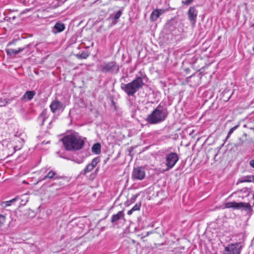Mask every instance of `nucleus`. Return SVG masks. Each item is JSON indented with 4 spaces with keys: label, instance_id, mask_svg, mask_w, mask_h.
Wrapping results in <instances>:
<instances>
[{
    "label": "nucleus",
    "instance_id": "f257e3e1",
    "mask_svg": "<svg viewBox=\"0 0 254 254\" xmlns=\"http://www.w3.org/2000/svg\"><path fill=\"white\" fill-rule=\"evenodd\" d=\"M62 140L65 149L67 151L80 150L84 144V140L77 132L64 136Z\"/></svg>",
    "mask_w": 254,
    "mask_h": 254
},
{
    "label": "nucleus",
    "instance_id": "f03ea898",
    "mask_svg": "<svg viewBox=\"0 0 254 254\" xmlns=\"http://www.w3.org/2000/svg\"><path fill=\"white\" fill-rule=\"evenodd\" d=\"M140 76H137L131 82L127 83H122L121 87L128 96H133L134 94L140 89L144 83L143 82V78L142 73L140 72Z\"/></svg>",
    "mask_w": 254,
    "mask_h": 254
},
{
    "label": "nucleus",
    "instance_id": "7ed1b4c3",
    "mask_svg": "<svg viewBox=\"0 0 254 254\" xmlns=\"http://www.w3.org/2000/svg\"><path fill=\"white\" fill-rule=\"evenodd\" d=\"M168 112L166 109L158 106L146 118V121L150 124H156L164 121L167 118Z\"/></svg>",
    "mask_w": 254,
    "mask_h": 254
},
{
    "label": "nucleus",
    "instance_id": "20e7f679",
    "mask_svg": "<svg viewBox=\"0 0 254 254\" xmlns=\"http://www.w3.org/2000/svg\"><path fill=\"white\" fill-rule=\"evenodd\" d=\"M179 160V157L176 153L171 152L165 156V164L167 166L164 171H168L172 169Z\"/></svg>",
    "mask_w": 254,
    "mask_h": 254
},
{
    "label": "nucleus",
    "instance_id": "39448f33",
    "mask_svg": "<svg viewBox=\"0 0 254 254\" xmlns=\"http://www.w3.org/2000/svg\"><path fill=\"white\" fill-rule=\"evenodd\" d=\"M242 247L240 243L229 244L225 247L224 254H240Z\"/></svg>",
    "mask_w": 254,
    "mask_h": 254
},
{
    "label": "nucleus",
    "instance_id": "423d86ee",
    "mask_svg": "<svg viewBox=\"0 0 254 254\" xmlns=\"http://www.w3.org/2000/svg\"><path fill=\"white\" fill-rule=\"evenodd\" d=\"M226 208H233L235 209L244 208L246 210H251L252 207L249 203L243 202H236L235 201L227 202L225 204Z\"/></svg>",
    "mask_w": 254,
    "mask_h": 254
},
{
    "label": "nucleus",
    "instance_id": "0eeeda50",
    "mask_svg": "<svg viewBox=\"0 0 254 254\" xmlns=\"http://www.w3.org/2000/svg\"><path fill=\"white\" fill-rule=\"evenodd\" d=\"M116 67H117L116 72H117L119 71V67L116 66L115 62H112L108 63H104L100 66V70L103 72H113Z\"/></svg>",
    "mask_w": 254,
    "mask_h": 254
},
{
    "label": "nucleus",
    "instance_id": "6e6552de",
    "mask_svg": "<svg viewBox=\"0 0 254 254\" xmlns=\"http://www.w3.org/2000/svg\"><path fill=\"white\" fill-rule=\"evenodd\" d=\"M144 169L142 167L134 168L132 173V178L134 180H141L145 177Z\"/></svg>",
    "mask_w": 254,
    "mask_h": 254
},
{
    "label": "nucleus",
    "instance_id": "1a4fd4ad",
    "mask_svg": "<svg viewBox=\"0 0 254 254\" xmlns=\"http://www.w3.org/2000/svg\"><path fill=\"white\" fill-rule=\"evenodd\" d=\"M197 15V10L196 8L194 6L190 7L188 12V16L192 25H194L196 23Z\"/></svg>",
    "mask_w": 254,
    "mask_h": 254
},
{
    "label": "nucleus",
    "instance_id": "9d476101",
    "mask_svg": "<svg viewBox=\"0 0 254 254\" xmlns=\"http://www.w3.org/2000/svg\"><path fill=\"white\" fill-rule=\"evenodd\" d=\"M99 162V159L98 157L94 158L91 162L88 164L85 169L81 172V174L85 175L87 173L91 172L96 167L97 164Z\"/></svg>",
    "mask_w": 254,
    "mask_h": 254
},
{
    "label": "nucleus",
    "instance_id": "9b49d317",
    "mask_svg": "<svg viewBox=\"0 0 254 254\" xmlns=\"http://www.w3.org/2000/svg\"><path fill=\"white\" fill-rule=\"evenodd\" d=\"M50 107L53 113H56L58 111L63 110L64 108L63 104L58 100H54L51 103Z\"/></svg>",
    "mask_w": 254,
    "mask_h": 254
},
{
    "label": "nucleus",
    "instance_id": "f8f14e48",
    "mask_svg": "<svg viewBox=\"0 0 254 254\" xmlns=\"http://www.w3.org/2000/svg\"><path fill=\"white\" fill-rule=\"evenodd\" d=\"M15 202L18 201L20 206L25 205L29 200L28 195L26 193L15 197Z\"/></svg>",
    "mask_w": 254,
    "mask_h": 254
},
{
    "label": "nucleus",
    "instance_id": "ddd939ff",
    "mask_svg": "<svg viewBox=\"0 0 254 254\" xmlns=\"http://www.w3.org/2000/svg\"><path fill=\"white\" fill-rule=\"evenodd\" d=\"M123 218H124V213L123 211H120L117 214L112 215L111 222L114 223Z\"/></svg>",
    "mask_w": 254,
    "mask_h": 254
},
{
    "label": "nucleus",
    "instance_id": "4468645a",
    "mask_svg": "<svg viewBox=\"0 0 254 254\" xmlns=\"http://www.w3.org/2000/svg\"><path fill=\"white\" fill-rule=\"evenodd\" d=\"M36 95L34 91H27L21 98L22 100L27 99L28 101L32 100Z\"/></svg>",
    "mask_w": 254,
    "mask_h": 254
},
{
    "label": "nucleus",
    "instance_id": "2eb2a0df",
    "mask_svg": "<svg viewBox=\"0 0 254 254\" xmlns=\"http://www.w3.org/2000/svg\"><path fill=\"white\" fill-rule=\"evenodd\" d=\"M29 46V45H27L25 47L23 48H19L17 50H14L12 49H8L6 50V53L7 55H11L12 54L13 55H16L18 54L19 53L23 51L26 48L28 47Z\"/></svg>",
    "mask_w": 254,
    "mask_h": 254
},
{
    "label": "nucleus",
    "instance_id": "dca6fc26",
    "mask_svg": "<svg viewBox=\"0 0 254 254\" xmlns=\"http://www.w3.org/2000/svg\"><path fill=\"white\" fill-rule=\"evenodd\" d=\"M47 178L58 179L59 178L58 177L56 172L50 171L43 178V180H46Z\"/></svg>",
    "mask_w": 254,
    "mask_h": 254
},
{
    "label": "nucleus",
    "instance_id": "f3484780",
    "mask_svg": "<svg viewBox=\"0 0 254 254\" xmlns=\"http://www.w3.org/2000/svg\"><path fill=\"white\" fill-rule=\"evenodd\" d=\"M54 29L56 30V31H54L55 33L58 32H61L64 31L65 29V26L63 23H57L54 27Z\"/></svg>",
    "mask_w": 254,
    "mask_h": 254
},
{
    "label": "nucleus",
    "instance_id": "a211bd4d",
    "mask_svg": "<svg viewBox=\"0 0 254 254\" xmlns=\"http://www.w3.org/2000/svg\"><path fill=\"white\" fill-rule=\"evenodd\" d=\"M92 151L96 154H99L101 152V145L99 143L93 145L92 147Z\"/></svg>",
    "mask_w": 254,
    "mask_h": 254
},
{
    "label": "nucleus",
    "instance_id": "6ab92c4d",
    "mask_svg": "<svg viewBox=\"0 0 254 254\" xmlns=\"http://www.w3.org/2000/svg\"><path fill=\"white\" fill-rule=\"evenodd\" d=\"M158 13L157 10H153L151 14L150 19L152 21H156L160 16Z\"/></svg>",
    "mask_w": 254,
    "mask_h": 254
},
{
    "label": "nucleus",
    "instance_id": "aec40b11",
    "mask_svg": "<svg viewBox=\"0 0 254 254\" xmlns=\"http://www.w3.org/2000/svg\"><path fill=\"white\" fill-rule=\"evenodd\" d=\"M15 202V198H14L13 199H12L10 200L2 202L1 203V206L3 207H6L7 206L11 205L12 203H13Z\"/></svg>",
    "mask_w": 254,
    "mask_h": 254
},
{
    "label": "nucleus",
    "instance_id": "412c9836",
    "mask_svg": "<svg viewBox=\"0 0 254 254\" xmlns=\"http://www.w3.org/2000/svg\"><path fill=\"white\" fill-rule=\"evenodd\" d=\"M240 126V125L239 124H238L237 125H236L235 126H234V127H232L229 131L228 133V134H227V136L226 137V139H227L230 136V135H231V134L233 133V132L236 130Z\"/></svg>",
    "mask_w": 254,
    "mask_h": 254
},
{
    "label": "nucleus",
    "instance_id": "4be33fe9",
    "mask_svg": "<svg viewBox=\"0 0 254 254\" xmlns=\"http://www.w3.org/2000/svg\"><path fill=\"white\" fill-rule=\"evenodd\" d=\"M122 11L121 10H119L114 15V17H113V19L116 21L117 20H118L120 17V16H121L122 15Z\"/></svg>",
    "mask_w": 254,
    "mask_h": 254
},
{
    "label": "nucleus",
    "instance_id": "5701e85b",
    "mask_svg": "<svg viewBox=\"0 0 254 254\" xmlns=\"http://www.w3.org/2000/svg\"><path fill=\"white\" fill-rule=\"evenodd\" d=\"M141 202L136 203L134 206L132 208V210L136 211L140 210L141 207Z\"/></svg>",
    "mask_w": 254,
    "mask_h": 254
},
{
    "label": "nucleus",
    "instance_id": "b1692460",
    "mask_svg": "<svg viewBox=\"0 0 254 254\" xmlns=\"http://www.w3.org/2000/svg\"><path fill=\"white\" fill-rule=\"evenodd\" d=\"M245 140L241 137L239 138L238 139V141L236 143V146H241L245 143Z\"/></svg>",
    "mask_w": 254,
    "mask_h": 254
},
{
    "label": "nucleus",
    "instance_id": "393cba45",
    "mask_svg": "<svg viewBox=\"0 0 254 254\" xmlns=\"http://www.w3.org/2000/svg\"><path fill=\"white\" fill-rule=\"evenodd\" d=\"M5 221V217L2 215H0V227H1L4 224Z\"/></svg>",
    "mask_w": 254,
    "mask_h": 254
},
{
    "label": "nucleus",
    "instance_id": "a878e982",
    "mask_svg": "<svg viewBox=\"0 0 254 254\" xmlns=\"http://www.w3.org/2000/svg\"><path fill=\"white\" fill-rule=\"evenodd\" d=\"M7 103L6 99H0V107L5 106Z\"/></svg>",
    "mask_w": 254,
    "mask_h": 254
},
{
    "label": "nucleus",
    "instance_id": "bb28decb",
    "mask_svg": "<svg viewBox=\"0 0 254 254\" xmlns=\"http://www.w3.org/2000/svg\"><path fill=\"white\" fill-rule=\"evenodd\" d=\"M39 121H41L42 122V125L43 124L44 120H45V116L43 114H41L40 116L38 118Z\"/></svg>",
    "mask_w": 254,
    "mask_h": 254
},
{
    "label": "nucleus",
    "instance_id": "cd10ccee",
    "mask_svg": "<svg viewBox=\"0 0 254 254\" xmlns=\"http://www.w3.org/2000/svg\"><path fill=\"white\" fill-rule=\"evenodd\" d=\"M193 1V0H186L185 1H183V3L185 4V5H190L192 1Z\"/></svg>",
    "mask_w": 254,
    "mask_h": 254
},
{
    "label": "nucleus",
    "instance_id": "c85d7f7f",
    "mask_svg": "<svg viewBox=\"0 0 254 254\" xmlns=\"http://www.w3.org/2000/svg\"><path fill=\"white\" fill-rule=\"evenodd\" d=\"M88 55L85 53H82L80 56L79 58L81 59H86L88 57Z\"/></svg>",
    "mask_w": 254,
    "mask_h": 254
},
{
    "label": "nucleus",
    "instance_id": "c756f323",
    "mask_svg": "<svg viewBox=\"0 0 254 254\" xmlns=\"http://www.w3.org/2000/svg\"><path fill=\"white\" fill-rule=\"evenodd\" d=\"M156 10H157V11L159 13L158 14H159V16L163 14L165 12V10L162 9H157Z\"/></svg>",
    "mask_w": 254,
    "mask_h": 254
},
{
    "label": "nucleus",
    "instance_id": "7c9ffc66",
    "mask_svg": "<svg viewBox=\"0 0 254 254\" xmlns=\"http://www.w3.org/2000/svg\"><path fill=\"white\" fill-rule=\"evenodd\" d=\"M151 233H152V232H151V231L150 232H147L145 235L143 236V235H142V237L141 238H144L149 236Z\"/></svg>",
    "mask_w": 254,
    "mask_h": 254
},
{
    "label": "nucleus",
    "instance_id": "2f4dec72",
    "mask_svg": "<svg viewBox=\"0 0 254 254\" xmlns=\"http://www.w3.org/2000/svg\"><path fill=\"white\" fill-rule=\"evenodd\" d=\"M250 166L254 168V160H252L250 162Z\"/></svg>",
    "mask_w": 254,
    "mask_h": 254
},
{
    "label": "nucleus",
    "instance_id": "473e14b6",
    "mask_svg": "<svg viewBox=\"0 0 254 254\" xmlns=\"http://www.w3.org/2000/svg\"><path fill=\"white\" fill-rule=\"evenodd\" d=\"M137 197V195H133L131 198V201L132 202L134 201Z\"/></svg>",
    "mask_w": 254,
    "mask_h": 254
},
{
    "label": "nucleus",
    "instance_id": "72a5a7b5",
    "mask_svg": "<svg viewBox=\"0 0 254 254\" xmlns=\"http://www.w3.org/2000/svg\"><path fill=\"white\" fill-rule=\"evenodd\" d=\"M133 211H134L132 210V208H131L130 210H129L127 211V214L130 215L132 214V213H133Z\"/></svg>",
    "mask_w": 254,
    "mask_h": 254
},
{
    "label": "nucleus",
    "instance_id": "f704fd0d",
    "mask_svg": "<svg viewBox=\"0 0 254 254\" xmlns=\"http://www.w3.org/2000/svg\"><path fill=\"white\" fill-rule=\"evenodd\" d=\"M252 181L251 180H244L242 182H251Z\"/></svg>",
    "mask_w": 254,
    "mask_h": 254
},
{
    "label": "nucleus",
    "instance_id": "c9c22d12",
    "mask_svg": "<svg viewBox=\"0 0 254 254\" xmlns=\"http://www.w3.org/2000/svg\"><path fill=\"white\" fill-rule=\"evenodd\" d=\"M243 135H244L245 137H247V134L246 133H244V134H243Z\"/></svg>",
    "mask_w": 254,
    "mask_h": 254
},
{
    "label": "nucleus",
    "instance_id": "e433bc0d",
    "mask_svg": "<svg viewBox=\"0 0 254 254\" xmlns=\"http://www.w3.org/2000/svg\"><path fill=\"white\" fill-rule=\"evenodd\" d=\"M253 240H254V239H253Z\"/></svg>",
    "mask_w": 254,
    "mask_h": 254
}]
</instances>
